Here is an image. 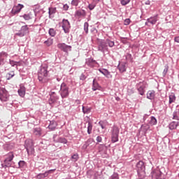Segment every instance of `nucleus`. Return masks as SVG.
I'll return each instance as SVG.
<instances>
[{"label":"nucleus","mask_w":179,"mask_h":179,"mask_svg":"<svg viewBox=\"0 0 179 179\" xmlns=\"http://www.w3.org/2000/svg\"><path fill=\"white\" fill-rule=\"evenodd\" d=\"M114 41L109 39L101 40L98 42V50L101 52H108V47H114Z\"/></svg>","instance_id":"f257e3e1"},{"label":"nucleus","mask_w":179,"mask_h":179,"mask_svg":"<svg viewBox=\"0 0 179 179\" xmlns=\"http://www.w3.org/2000/svg\"><path fill=\"white\" fill-rule=\"evenodd\" d=\"M38 79L39 82H42V83H45V82H48V70L47 66L41 67L38 73Z\"/></svg>","instance_id":"f03ea898"},{"label":"nucleus","mask_w":179,"mask_h":179,"mask_svg":"<svg viewBox=\"0 0 179 179\" xmlns=\"http://www.w3.org/2000/svg\"><path fill=\"white\" fill-rule=\"evenodd\" d=\"M136 169H137V173L138 176H140L141 178H143L146 173L145 172V163L143 161H139L137 163Z\"/></svg>","instance_id":"7ed1b4c3"},{"label":"nucleus","mask_w":179,"mask_h":179,"mask_svg":"<svg viewBox=\"0 0 179 179\" xmlns=\"http://www.w3.org/2000/svg\"><path fill=\"white\" fill-rule=\"evenodd\" d=\"M60 94L62 99H65L69 96V87L65 83H62L60 87Z\"/></svg>","instance_id":"20e7f679"},{"label":"nucleus","mask_w":179,"mask_h":179,"mask_svg":"<svg viewBox=\"0 0 179 179\" xmlns=\"http://www.w3.org/2000/svg\"><path fill=\"white\" fill-rule=\"evenodd\" d=\"M118 135H120V129L117 126H115L113 127L111 136V141L113 143L118 142Z\"/></svg>","instance_id":"39448f33"},{"label":"nucleus","mask_w":179,"mask_h":179,"mask_svg":"<svg viewBox=\"0 0 179 179\" xmlns=\"http://www.w3.org/2000/svg\"><path fill=\"white\" fill-rule=\"evenodd\" d=\"M146 85L147 83L145 81H141L136 84V89L141 96H143V94H145V89H146Z\"/></svg>","instance_id":"423d86ee"},{"label":"nucleus","mask_w":179,"mask_h":179,"mask_svg":"<svg viewBox=\"0 0 179 179\" xmlns=\"http://www.w3.org/2000/svg\"><path fill=\"white\" fill-rule=\"evenodd\" d=\"M0 100L1 101H8L9 100V94L5 88H0Z\"/></svg>","instance_id":"0eeeda50"},{"label":"nucleus","mask_w":179,"mask_h":179,"mask_svg":"<svg viewBox=\"0 0 179 179\" xmlns=\"http://www.w3.org/2000/svg\"><path fill=\"white\" fill-rule=\"evenodd\" d=\"M152 179H163V173L160 171V169H156L151 172Z\"/></svg>","instance_id":"6e6552de"},{"label":"nucleus","mask_w":179,"mask_h":179,"mask_svg":"<svg viewBox=\"0 0 179 179\" xmlns=\"http://www.w3.org/2000/svg\"><path fill=\"white\" fill-rule=\"evenodd\" d=\"M57 48H59L62 51H64V52H68L69 51H71L72 46L68 45L62 43L57 44Z\"/></svg>","instance_id":"1a4fd4ad"},{"label":"nucleus","mask_w":179,"mask_h":179,"mask_svg":"<svg viewBox=\"0 0 179 179\" xmlns=\"http://www.w3.org/2000/svg\"><path fill=\"white\" fill-rule=\"evenodd\" d=\"M62 27L64 33H69V29H71V24L68 20H63L62 22Z\"/></svg>","instance_id":"9d476101"},{"label":"nucleus","mask_w":179,"mask_h":179,"mask_svg":"<svg viewBox=\"0 0 179 179\" xmlns=\"http://www.w3.org/2000/svg\"><path fill=\"white\" fill-rule=\"evenodd\" d=\"M26 34H29V27L27 25L22 26L20 31L16 34V36L23 37L24 36H26Z\"/></svg>","instance_id":"9b49d317"},{"label":"nucleus","mask_w":179,"mask_h":179,"mask_svg":"<svg viewBox=\"0 0 179 179\" xmlns=\"http://www.w3.org/2000/svg\"><path fill=\"white\" fill-rule=\"evenodd\" d=\"M13 157H15V156L13 155V152H9L7 155V157L6 158L4 163L6 166V167H10V162H12V160H13Z\"/></svg>","instance_id":"f8f14e48"},{"label":"nucleus","mask_w":179,"mask_h":179,"mask_svg":"<svg viewBox=\"0 0 179 179\" xmlns=\"http://www.w3.org/2000/svg\"><path fill=\"white\" fill-rule=\"evenodd\" d=\"M24 8V6H23V4H18L17 6H15L11 10V13H13V15H16L19 13Z\"/></svg>","instance_id":"ddd939ff"},{"label":"nucleus","mask_w":179,"mask_h":179,"mask_svg":"<svg viewBox=\"0 0 179 179\" xmlns=\"http://www.w3.org/2000/svg\"><path fill=\"white\" fill-rule=\"evenodd\" d=\"M94 146V141H93V139L92 138H90L83 145V149L86 150L87 149V148H93Z\"/></svg>","instance_id":"4468645a"},{"label":"nucleus","mask_w":179,"mask_h":179,"mask_svg":"<svg viewBox=\"0 0 179 179\" xmlns=\"http://www.w3.org/2000/svg\"><path fill=\"white\" fill-rule=\"evenodd\" d=\"M99 71L102 73V75H104L108 79H111V78H113L111 73L106 69H99Z\"/></svg>","instance_id":"2eb2a0df"},{"label":"nucleus","mask_w":179,"mask_h":179,"mask_svg":"<svg viewBox=\"0 0 179 179\" xmlns=\"http://www.w3.org/2000/svg\"><path fill=\"white\" fill-rule=\"evenodd\" d=\"M128 66V64H127V62H120L117 66L120 72H121V73L126 72L127 71V68Z\"/></svg>","instance_id":"dca6fc26"},{"label":"nucleus","mask_w":179,"mask_h":179,"mask_svg":"<svg viewBox=\"0 0 179 179\" xmlns=\"http://www.w3.org/2000/svg\"><path fill=\"white\" fill-rule=\"evenodd\" d=\"M55 169H50L49 171H45L44 173H40L37 176V178H45V177H48L50 174H52Z\"/></svg>","instance_id":"f3484780"},{"label":"nucleus","mask_w":179,"mask_h":179,"mask_svg":"<svg viewBox=\"0 0 179 179\" xmlns=\"http://www.w3.org/2000/svg\"><path fill=\"white\" fill-rule=\"evenodd\" d=\"M157 22V16L151 17L147 20L145 24L146 26H149V23H150V24H156Z\"/></svg>","instance_id":"a211bd4d"},{"label":"nucleus","mask_w":179,"mask_h":179,"mask_svg":"<svg viewBox=\"0 0 179 179\" xmlns=\"http://www.w3.org/2000/svg\"><path fill=\"white\" fill-rule=\"evenodd\" d=\"M18 94L19 96H20V97H24V95L26 94V87H24V85H20V89L18 90Z\"/></svg>","instance_id":"6ab92c4d"},{"label":"nucleus","mask_w":179,"mask_h":179,"mask_svg":"<svg viewBox=\"0 0 179 179\" xmlns=\"http://www.w3.org/2000/svg\"><path fill=\"white\" fill-rule=\"evenodd\" d=\"M75 16L76 17H85V16H86V11L84 10H78L76 11Z\"/></svg>","instance_id":"aec40b11"},{"label":"nucleus","mask_w":179,"mask_h":179,"mask_svg":"<svg viewBox=\"0 0 179 179\" xmlns=\"http://www.w3.org/2000/svg\"><path fill=\"white\" fill-rule=\"evenodd\" d=\"M155 92L153 90H149L147 92V99H149L150 100H153L155 99Z\"/></svg>","instance_id":"412c9836"},{"label":"nucleus","mask_w":179,"mask_h":179,"mask_svg":"<svg viewBox=\"0 0 179 179\" xmlns=\"http://www.w3.org/2000/svg\"><path fill=\"white\" fill-rule=\"evenodd\" d=\"M57 126H58V124L57 123V122L52 120V121H50L48 128L49 129H51V131H54Z\"/></svg>","instance_id":"4be33fe9"},{"label":"nucleus","mask_w":179,"mask_h":179,"mask_svg":"<svg viewBox=\"0 0 179 179\" xmlns=\"http://www.w3.org/2000/svg\"><path fill=\"white\" fill-rule=\"evenodd\" d=\"M100 87V85H99V83L97 81H96V79H94L93 84H92V90L95 92V90H98V89Z\"/></svg>","instance_id":"5701e85b"},{"label":"nucleus","mask_w":179,"mask_h":179,"mask_svg":"<svg viewBox=\"0 0 179 179\" xmlns=\"http://www.w3.org/2000/svg\"><path fill=\"white\" fill-rule=\"evenodd\" d=\"M27 151L29 156L34 155V148L33 146L27 147Z\"/></svg>","instance_id":"b1692460"},{"label":"nucleus","mask_w":179,"mask_h":179,"mask_svg":"<svg viewBox=\"0 0 179 179\" xmlns=\"http://www.w3.org/2000/svg\"><path fill=\"white\" fill-rule=\"evenodd\" d=\"M22 17L24 19V20H30L33 19V14H31V13H29V14H24Z\"/></svg>","instance_id":"393cba45"},{"label":"nucleus","mask_w":179,"mask_h":179,"mask_svg":"<svg viewBox=\"0 0 179 179\" xmlns=\"http://www.w3.org/2000/svg\"><path fill=\"white\" fill-rule=\"evenodd\" d=\"M150 125H156L157 124V120H156L155 117H151V119L149 122Z\"/></svg>","instance_id":"a878e982"},{"label":"nucleus","mask_w":179,"mask_h":179,"mask_svg":"<svg viewBox=\"0 0 179 179\" xmlns=\"http://www.w3.org/2000/svg\"><path fill=\"white\" fill-rule=\"evenodd\" d=\"M88 127H87V134L90 135L92 134V130L93 129V124L90 122V121H88Z\"/></svg>","instance_id":"bb28decb"},{"label":"nucleus","mask_w":179,"mask_h":179,"mask_svg":"<svg viewBox=\"0 0 179 179\" xmlns=\"http://www.w3.org/2000/svg\"><path fill=\"white\" fill-rule=\"evenodd\" d=\"M57 100H58V96L54 97L52 95H51L50 99L49 100V103L54 104V103H55Z\"/></svg>","instance_id":"cd10ccee"},{"label":"nucleus","mask_w":179,"mask_h":179,"mask_svg":"<svg viewBox=\"0 0 179 179\" xmlns=\"http://www.w3.org/2000/svg\"><path fill=\"white\" fill-rule=\"evenodd\" d=\"M150 129V126L149 124H143L141 126V129L144 131V132H147Z\"/></svg>","instance_id":"c85d7f7f"},{"label":"nucleus","mask_w":179,"mask_h":179,"mask_svg":"<svg viewBox=\"0 0 179 179\" xmlns=\"http://www.w3.org/2000/svg\"><path fill=\"white\" fill-rule=\"evenodd\" d=\"M178 125V124L176 122H172L171 123H170L169 124V129H176V128H177V126Z\"/></svg>","instance_id":"c756f323"},{"label":"nucleus","mask_w":179,"mask_h":179,"mask_svg":"<svg viewBox=\"0 0 179 179\" xmlns=\"http://www.w3.org/2000/svg\"><path fill=\"white\" fill-rule=\"evenodd\" d=\"M15 76V71H10L6 74V78L9 80V79H12Z\"/></svg>","instance_id":"7c9ffc66"},{"label":"nucleus","mask_w":179,"mask_h":179,"mask_svg":"<svg viewBox=\"0 0 179 179\" xmlns=\"http://www.w3.org/2000/svg\"><path fill=\"white\" fill-rule=\"evenodd\" d=\"M92 108H89V107H85L83 106V112L84 113V114H89V113H90Z\"/></svg>","instance_id":"2f4dec72"},{"label":"nucleus","mask_w":179,"mask_h":179,"mask_svg":"<svg viewBox=\"0 0 179 179\" xmlns=\"http://www.w3.org/2000/svg\"><path fill=\"white\" fill-rule=\"evenodd\" d=\"M34 133L35 135L40 136V135H41V129L40 128L34 129Z\"/></svg>","instance_id":"473e14b6"},{"label":"nucleus","mask_w":179,"mask_h":179,"mask_svg":"<svg viewBox=\"0 0 179 179\" xmlns=\"http://www.w3.org/2000/svg\"><path fill=\"white\" fill-rule=\"evenodd\" d=\"M71 160L72 162H78V160H79V155L74 154L73 155H72Z\"/></svg>","instance_id":"72a5a7b5"},{"label":"nucleus","mask_w":179,"mask_h":179,"mask_svg":"<svg viewBox=\"0 0 179 179\" xmlns=\"http://www.w3.org/2000/svg\"><path fill=\"white\" fill-rule=\"evenodd\" d=\"M53 43H54V41L51 38H49L45 41V44H46V45H48V47H50V45H52Z\"/></svg>","instance_id":"f704fd0d"},{"label":"nucleus","mask_w":179,"mask_h":179,"mask_svg":"<svg viewBox=\"0 0 179 179\" xmlns=\"http://www.w3.org/2000/svg\"><path fill=\"white\" fill-rule=\"evenodd\" d=\"M176 101V96L174 94H171L169 96V104H171V103H174Z\"/></svg>","instance_id":"c9c22d12"},{"label":"nucleus","mask_w":179,"mask_h":179,"mask_svg":"<svg viewBox=\"0 0 179 179\" xmlns=\"http://www.w3.org/2000/svg\"><path fill=\"white\" fill-rule=\"evenodd\" d=\"M84 30H85L86 34H87L89 33V23H87V22L84 23Z\"/></svg>","instance_id":"e433bc0d"},{"label":"nucleus","mask_w":179,"mask_h":179,"mask_svg":"<svg viewBox=\"0 0 179 179\" xmlns=\"http://www.w3.org/2000/svg\"><path fill=\"white\" fill-rule=\"evenodd\" d=\"M49 34L52 37H55V34H57V33L55 32V30L54 29L51 28L49 29Z\"/></svg>","instance_id":"4c0bfd02"},{"label":"nucleus","mask_w":179,"mask_h":179,"mask_svg":"<svg viewBox=\"0 0 179 179\" xmlns=\"http://www.w3.org/2000/svg\"><path fill=\"white\" fill-rule=\"evenodd\" d=\"M57 12V8H49V15L51 16V15H54Z\"/></svg>","instance_id":"58836bf2"},{"label":"nucleus","mask_w":179,"mask_h":179,"mask_svg":"<svg viewBox=\"0 0 179 179\" xmlns=\"http://www.w3.org/2000/svg\"><path fill=\"white\" fill-rule=\"evenodd\" d=\"M173 120H179V112H174L173 114Z\"/></svg>","instance_id":"ea45409f"},{"label":"nucleus","mask_w":179,"mask_h":179,"mask_svg":"<svg viewBox=\"0 0 179 179\" xmlns=\"http://www.w3.org/2000/svg\"><path fill=\"white\" fill-rule=\"evenodd\" d=\"M131 2V0H121L120 3L122 6H125V5H128V3Z\"/></svg>","instance_id":"a19ab883"},{"label":"nucleus","mask_w":179,"mask_h":179,"mask_svg":"<svg viewBox=\"0 0 179 179\" xmlns=\"http://www.w3.org/2000/svg\"><path fill=\"white\" fill-rule=\"evenodd\" d=\"M0 58H3V59H5V58H8V53L5 52H1L0 53Z\"/></svg>","instance_id":"79ce46f5"},{"label":"nucleus","mask_w":179,"mask_h":179,"mask_svg":"<svg viewBox=\"0 0 179 179\" xmlns=\"http://www.w3.org/2000/svg\"><path fill=\"white\" fill-rule=\"evenodd\" d=\"M58 142L59 143H68V141L66 138H59L58 139Z\"/></svg>","instance_id":"37998d69"},{"label":"nucleus","mask_w":179,"mask_h":179,"mask_svg":"<svg viewBox=\"0 0 179 179\" xmlns=\"http://www.w3.org/2000/svg\"><path fill=\"white\" fill-rule=\"evenodd\" d=\"M10 64L11 65V66H15V65H20V62H15L13 60H10Z\"/></svg>","instance_id":"c03bdc74"},{"label":"nucleus","mask_w":179,"mask_h":179,"mask_svg":"<svg viewBox=\"0 0 179 179\" xmlns=\"http://www.w3.org/2000/svg\"><path fill=\"white\" fill-rule=\"evenodd\" d=\"M79 4V0H73L71 1V5H73V6H78Z\"/></svg>","instance_id":"a18cd8bd"},{"label":"nucleus","mask_w":179,"mask_h":179,"mask_svg":"<svg viewBox=\"0 0 179 179\" xmlns=\"http://www.w3.org/2000/svg\"><path fill=\"white\" fill-rule=\"evenodd\" d=\"M88 8H89L90 10H93V9H94V8H96V4L91 3L88 6Z\"/></svg>","instance_id":"49530a36"},{"label":"nucleus","mask_w":179,"mask_h":179,"mask_svg":"<svg viewBox=\"0 0 179 179\" xmlns=\"http://www.w3.org/2000/svg\"><path fill=\"white\" fill-rule=\"evenodd\" d=\"M124 24H125V26H128V24H129V23H131V20H129V19H126L125 20H124Z\"/></svg>","instance_id":"de8ad7c7"},{"label":"nucleus","mask_w":179,"mask_h":179,"mask_svg":"<svg viewBox=\"0 0 179 179\" xmlns=\"http://www.w3.org/2000/svg\"><path fill=\"white\" fill-rule=\"evenodd\" d=\"M63 9L64 10H68V9H69V6L68 4H65L64 6H63Z\"/></svg>","instance_id":"09e8293b"},{"label":"nucleus","mask_w":179,"mask_h":179,"mask_svg":"<svg viewBox=\"0 0 179 179\" xmlns=\"http://www.w3.org/2000/svg\"><path fill=\"white\" fill-rule=\"evenodd\" d=\"M3 64H5V59L0 57V65H3Z\"/></svg>","instance_id":"8fccbe9b"},{"label":"nucleus","mask_w":179,"mask_h":179,"mask_svg":"<svg viewBox=\"0 0 179 179\" xmlns=\"http://www.w3.org/2000/svg\"><path fill=\"white\" fill-rule=\"evenodd\" d=\"M80 80H85L86 79V76L84 74H82L80 77Z\"/></svg>","instance_id":"3c124183"},{"label":"nucleus","mask_w":179,"mask_h":179,"mask_svg":"<svg viewBox=\"0 0 179 179\" xmlns=\"http://www.w3.org/2000/svg\"><path fill=\"white\" fill-rule=\"evenodd\" d=\"M20 167H22V166H24V161H20L19 163H18Z\"/></svg>","instance_id":"603ef678"},{"label":"nucleus","mask_w":179,"mask_h":179,"mask_svg":"<svg viewBox=\"0 0 179 179\" xmlns=\"http://www.w3.org/2000/svg\"><path fill=\"white\" fill-rule=\"evenodd\" d=\"M96 141H97V142H101V141H102L101 137L97 136V137H96Z\"/></svg>","instance_id":"864d4df0"},{"label":"nucleus","mask_w":179,"mask_h":179,"mask_svg":"<svg viewBox=\"0 0 179 179\" xmlns=\"http://www.w3.org/2000/svg\"><path fill=\"white\" fill-rule=\"evenodd\" d=\"M174 41H176V43H179V36L175 37Z\"/></svg>","instance_id":"5fc2aeb1"},{"label":"nucleus","mask_w":179,"mask_h":179,"mask_svg":"<svg viewBox=\"0 0 179 179\" xmlns=\"http://www.w3.org/2000/svg\"><path fill=\"white\" fill-rule=\"evenodd\" d=\"M112 179H118V176L117 175H113Z\"/></svg>","instance_id":"6e6d98bb"},{"label":"nucleus","mask_w":179,"mask_h":179,"mask_svg":"<svg viewBox=\"0 0 179 179\" xmlns=\"http://www.w3.org/2000/svg\"><path fill=\"white\" fill-rule=\"evenodd\" d=\"M169 71V69H165L164 70V75H166V73H167V71Z\"/></svg>","instance_id":"4d7b16f0"},{"label":"nucleus","mask_w":179,"mask_h":179,"mask_svg":"<svg viewBox=\"0 0 179 179\" xmlns=\"http://www.w3.org/2000/svg\"><path fill=\"white\" fill-rule=\"evenodd\" d=\"M94 2H95L96 3H97L98 2H100V0H93Z\"/></svg>","instance_id":"13d9d810"},{"label":"nucleus","mask_w":179,"mask_h":179,"mask_svg":"<svg viewBox=\"0 0 179 179\" xmlns=\"http://www.w3.org/2000/svg\"><path fill=\"white\" fill-rule=\"evenodd\" d=\"M101 127L102 129H104V126H103V124H101Z\"/></svg>","instance_id":"bf43d9fd"},{"label":"nucleus","mask_w":179,"mask_h":179,"mask_svg":"<svg viewBox=\"0 0 179 179\" xmlns=\"http://www.w3.org/2000/svg\"><path fill=\"white\" fill-rule=\"evenodd\" d=\"M116 100H120V98L117 97V98L116 99Z\"/></svg>","instance_id":"052dcab7"},{"label":"nucleus","mask_w":179,"mask_h":179,"mask_svg":"<svg viewBox=\"0 0 179 179\" xmlns=\"http://www.w3.org/2000/svg\"><path fill=\"white\" fill-rule=\"evenodd\" d=\"M52 93H53V94H54V93H55V92H52Z\"/></svg>","instance_id":"680f3d73"}]
</instances>
